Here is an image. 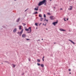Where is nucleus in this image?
Returning <instances> with one entry per match:
<instances>
[{
	"instance_id": "09e8293b",
	"label": "nucleus",
	"mask_w": 76,
	"mask_h": 76,
	"mask_svg": "<svg viewBox=\"0 0 76 76\" xmlns=\"http://www.w3.org/2000/svg\"><path fill=\"white\" fill-rule=\"evenodd\" d=\"M15 1H16V0H14Z\"/></svg>"
},
{
	"instance_id": "c85d7f7f",
	"label": "nucleus",
	"mask_w": 76,
	"mask_h": 76,
	"mask_svg": "<svg viewBox=\"0 0 76 76\" xmlns=\"http://www.w3.org/2000/svg\"><path fill=\"white\" fill-rule=\"evenodd\" d=\"M69 71H71V69H69Z\"/></svg>"
},
{
	"instance_id": "aec40b11",
	"label": "nucleus",
	"mask_w": 76,
	"mask_h": 76,
	"mask_svg": "<svg viewBox=\"0 0 76 76\" xmlns=\"http://www.w3.org/2000/svg\"><path fill=\"white\" fill-rule=\"evenodd\" d=\"M35 25H36L37 26H38V23H35Z\"/></svg>"
},
{
	"instance_id": "2eb2a0df",
	"label": "nucleus",
	"mask_w": 76,
	"mask_h": 76,
	"mask_svg": "<svg viewBox=\"0 0 76 76\" xmlns=\"http://www.w3.org/2000/svg\"><path fill=\"white\" fill-rule=\"evenodd\" d=\"M37 13H38V12L36 11L35 12H34L33 13V15H35L36 14H37Z\"/></svg>"
},
{
	"instance_id": "e433bc0d",
	"label": "nucleus",
	"mask_w": 76,
	"mask_h": 76,
	"mask_svg": "<svg viewBox=\"0 0 76 76\" xmlns=\"http://www.w3.org/2000/svg\"><path fill=\"white\" fill-rule=\"evenodd\" d=\"M66 20H69V19H68V18H67V19H66Z\"/></svg>"
},
{
	"instance_id": "473e14b6",
	"label": "nucleus",
	"mask_w": 76,
	"mask_h": 76,
	"mask_svg": "<svg viewBox=\"0 0 76 76\" xmlns=\"http://www.w3.org/2000/svg\"><path fill=\"white\" fill-rule=\"evenodd\" d=\"M54 44H56V42H54Z\"/></svg>"
},
{
	"instance_id": "ea45409f",
	"label": "nucleus",
	"mask_w": 76,
	"mask_h": 76,
	"mask_svg": "<svg viewBox=\"0 0 76 76\" xmlns=\"http://www.w3.org/2000/svg\"><path fill=\"white\" fill-rule=\"evenodd\" d=\"M44 25H45V26H46V24H45Z\"/></svg>"
},
{
	"instance_id": "49530a36",
	"label": "nucleus",
	"mask_w": 76,
	"mask_h": 76,
	"mask_svg": "<svg viewBox=\"0 0 76 76\" xmlns=\"http://www.w3.org/2000/svg\"><path fill=\"white\" fill-rule=\"evenodd\" d=\"M69 74H71V72H70V73H69Z\"/></svg>"
},
{
	"instance_id": "de8ad7c7",
	"label": "nucleus",
	"mask_w": 76,
	"mask_h": 76,
	"mask_svg": "<svg viewBox=\"0 0 76 76\" xmlns=\"http://www.w3.org/2000/svg\"><path fill=\"white\" fill-rule=\"evenodd\" d=\"M45 20H44V21L45 22Z\"/></svg>"
},
{
	"instance_id": "4be33fe9",
	"label": "nucleus",
	"mask_w": 76,
	"mask_h": 76,
	"mask_svg": "<svg viewBox=\"0 0 76 76\" xmlns=\"http://www.w3.org/2000/svg\"><path fill=\"white\" fill-rule=\"evenodd\" d=\"M39 17H40V18H41V17H42V16L40 14V15H39Z\"/></svg>"
},
{
	"instance_id": "7ed1b4c3",
	"label": "nucleus",
	"mask_w": 76,
	"mask_h": 76,
	"mask_svg": "<svg viewBox=\"0 0 76 76\" xmlns=\"http://www.w3.org/2000/svg\"><path fill=\"white\" fill-rule=\"evenodd\" d=\"M23 30L22 29L21 31L20 32V33L19 32H18V34H19V36H21V35H22V33H23Z\"/></svg>"
},
{
	"instance_id": "f704fd0d",
	"label": "nucleus",
	"mask_w": 76,
	"mask_h": 76,
	"mask_svg": "<svg viewBox=\"0 0 76 76\" xmlns=\"http://www.w3.org/2000/svg\"><path fill=\"white\" fill-rule=\"evenodd\" d=\"M36 29H38V28H37V27H36Z\"/></svg>"
},
{
	"instance_id": "0eeeda50",
	"label": "nucleus",
	"mask_w": 76,
	"mask_h": 76,
	"mask_svg": "<svg viewBox=\"0 0 76 76\" xmlns=\"http://www.w3.org/2000/svg\"><path fill=\"white\" fill-rule=\"evenodd\" d=\"M17 31V29L16 28H15L13 31L14 33H15V32H16Z\"/></svg>"
},
{
	"instance_id": "1a4fd4ad",
	"label": "nucleus",
	"mask_w": 76,
	"mask_h": 76,
	"mask_svg": "<svg viewBox=\"0 0 76 76\" xmlns=\"http://www.w3.org/2000/svg\"><path fill=\"white\" fill-rule=\"evenodd\" d=\"M34 10H36V11L38 10V7H37V8H35L34 9Z\"/></svg>"
},
{
	"instance_id": "b1692460",
	"label": "nucleus",
	"mask_w": 76,
	"mask_h": 76,
	"mask_svg": "<svg viewBox=\"0 0 76 76\" xmlns=\"http://www.w3.org/2000/svg\"><path fill=\"white\" fill-rule=\"evenodd\" d=\"M28 10V9H27L26 10H25L24 12H26V11H27V10Z\"/></svg>"
},
{
	"instance_id": "4468645a",
	"label": "nucleus",
	"mask_w": 76,
	"mask_h": 76,
	"mask_svg": "<svg viewBox=\"0 0 76 76\" xmlns=\"http://www.w3.org/2000/svg\"><path fill=\"white\" fill-rule=\"evenodd\" d=\"M12 65H13L12 66V67H13L14 68H15V66H16V65H14L13 64H12Z\"/></svg>"
},
{
	"instance_id": "5701e85b",
	"label": "nucleus",
	"mask_w": 76,
	"mask_h": 76,
	"mask_svg": "<svg viewBox=\"0 0 76 76\" xmlns=\"http://www.w3.org/2000/svg\"><path fill=\"white\" fill-rule=\"evenodd\" d=\"M5 63H8V64H9V62H8L7 61H4Z\"/></svg>"
},
{
	"instance_id": "6ab92c4d",
	"label": "nucleus",
	"mask_w": 76,
	"mask_h": 76,
	"mask_svg": "<svg viewBox=\"0 0 76 76\" xmlns=\"http://www.w3.org/2000/svg\"><path fill=\"white\" fill-rule=\"evenodd\" d=\"M37 61L38 62H40V60L39 59H37Z\"/></svg>"
},
{
	"instance_id": "a878e982",
	"label": "nucleus",
	"mask_w": 76,
	"mask_h": 76,
	"mask_svg": "<svg viewBox=\"0 0 76 76\" xmlns=\"http://www.w3.org/2000/svg\"><path fill=\"white\" fill-rule=\"evenodd\" d=\"M26 40H27V41H28V40H29V39H26Z\"/></svg>"
},
{
	"instance_id": "cd10ccee",
	"label": "nucleus",
	"mask_w": 76,
	"mask_h": 76,
	"mask_svg": "<svg viewBox=\"0 0 76 76\" xmlns=\"http://www.w3.org/2000/svg\"><path fill=\"white\" fill-rule=\"evenodd\" d=\"M25 25H26V24L25 23V24L23 25L24 26Z\"/></svg>"
},
{
	"instance_id": "9b49d317",
	"label": "nucleus",
	"mask_w": 76,
	"mask_h": 76,
	"mask_svg": "<svg viewBox=\"0 0 76 76\" xmlns=\"http://www.w3.org/2000/svg\"><path fill=\"white\" fill-rule=\"evenodd\" d=\"M19 20H20V18H19L17 20V22H19Z\"/></svg>"
},
{
	"instance_id": "c9c22d12",
	"label": "nucleus",
	"mask_w": 76,
	"mask_h": 76,
	"mask_svg": "<svg viewBox=\"0 0 76 76\" xmlns=\"http://www.w3.org/2000/svg\"><path fill=\"white\" fill-rule=\"evenodd\" d=\"M24 75V73H23L22 74V75Z\"/></svg>"
},
{
	"instance_id": "72a5a7b5",
	"label": "nucleus",
	"mask_w": 76,
	"mask_h": 76,
	"mask_svg": "<svg viewBox=\"0 0 76 76\" xmlns=\"http://www.w3.org/2000/svg\"><path fill=\"white\" fill-rule=\"evenodd\" d=\"M37 41H40V40L38 39L37 40Z\"/></svg>"
},
{
	"instance_id": "f257e3e1",
	"label": "nucleus",
	"mask_w": 76,
	"mask_h": 76,
	"mask_svg": "<svg viewBox=\"0 0 76 76\" xmlns=\"http://www.w3.org/2000/svg\"><path fill=\"white\" fill-rule=\"evenodd\" d=\"M44 4V5L45 6H46V4H47V0H43L42 1L40 2L39 4V6H41L42 4Z\"/></svg>"
},
{
	"instance_id": "2f4dec72",
	"label": "nucleus",
	"mask_w": 76,
	"mask_h": 76,
	"mask_svg": "<svg viewBox=\"0 0 76 76\" xmlns=\"http://www.w3.org/2000/svg\"><path fill=\"white\" fill-rule=\"evenodd\" d=\"M64 21H66V20L65 19V18L64 19Z\"/></svg>"
},
{
	"instance_id": "8fccbe9b",
	"label": "nucleus",
	"mask_w": 76,
	"mask_h": 76,
	"mask_svg": "<svg viewBox=\"0 0 76 76\" xmlns=\"http://www.w3.org/2000/svg\"><path fill=\"white\" fill-rule=\"evenodd\" d=\"M1 64H3V63H1Z\"/></svg>"
},
{
	"instance_id": "bb28decb",
	"label": "nucleus",
	"mask_w": 76,
	"mask_h": 76,
	"mask_svg": "<svg viewBox=\"0 0 76 76\" xmlns=\"http://www.w3.org/2000/svg\"><path fill=\"white\" fill-rule=\"evenodd\" d=\"M42 60L43 61H44V59L43 58H42Z\"/></svg>"
},
{
	"instance_id": "f3484780",
	"label": "nucleus",
	"mask_w": 76,
	"mask_h": 76,
	"mask_svg": "<svg viewBox=\"0 0 76 76\" xmlns=\"http://www.w3.org/2000/svg\"><path fill=\"white\" fill-rule=\"evenodd\" d=\"M43 19H44L43 18H40V20H41V21H42V20H43Z\"/></svg>"
},
{
	"instance_id": "a19ab883",
	"label": "nucleus",
	"mask_w": 76,
	"mask_h": 76,
	"mask_svg": "<svg viewBox=\"0 0 76 76\" xmlns=\"http://www.w3.org/2000/svg\"><path fill=\"white\" fill-rule=\"evenodd\" d=\"M28 60H29V61H30V59H28Z\"/></svg>"
},
{
	"instance_id": "864d4df0",
	"label": "nucleus",
	"mask_w": 76,
	"mask_h": 76,
	"mask_svg": "<svg viewBox=\"0 0 76 76\" xmlns=\"http://www.w3.org/2000/svg\"><path fill=\"white\" fill-rule=\"evenodd\" d=\"M4 28H5V27H4Z\"/></svg>"
},
{
	"instance_id": "58836bf2",
	"label": "nucleus",
	"mask_w": 76,
	"mask_h": 76,
	"mask_svg": "<svg viewBox=\"0 0 76 76\" xmlns=\"http://www.w3.org/2000/svg\"><path fill=\"white\" fill-rule=\"evenodd\" d=\"M43 25H44V23H43Z\"/></svg>"
},
{
	"instance_id": "f8f14e48",
	"label": "nucleus",
	"mask_w": 76,
	"mask_h": 76,
	"mask_svg": "<svg viewBox=\"0 0 76 76\" xmlns=\"http://www.w3.org/2000/svg\"><path fill=\"white\" fill-rule=\"evenodd\" d=\"M21 27H22V26H19V29L20 30H21V29H22V28H21Z\"/></svg>"
},
{
	"instance_id": "412c9836",
	"label": "nucleus",
	"mask_w": 76,
	"mask_h": 76,
	"mask_svg": "<svg viewBox=\"0 0 76 76\" xmlns=\"http://www.w3.org/2000/svg\"><path fill=\"white\" fill-rule=\"evenodd\" d=\"M44 18H46V15H45V14L44 15Z\"/></svg>"
},
{
	"instance_id": "603ef678",
	"label": "nucleus",
	"mask_w": 76,
	"mask_h": 76,
	"mask_svg": "<svg viewBox=\"0 0 76 76\" xmlns=\"http://www.w3.org/2000/svg\"><path fill=\"white\" fill-rule=\"evenodd\" d=\"M41 23H40V25H41Z\"/></svg>"
},
{
	"instance_id": "7c9ffc66",
	"label": "nucleus",
	"mask_w": 76,
	"mask_h": 76,
	"mask_svg": "<svg viewBox=\"0 0 76 76\" xmlns=\"http://www.w3.org/2000/svg\"><path fill=\"white\" fill-rule=\"evenodd\" d=\"M48 15H50V13H49V12H48Z\"/></svg>"
},
{
	"instance_id": "6e6552de",
	"label": "nucleus",
	"mask_w": 76,
	"mask_h": 76,
	"mask_svg": "<svg viewBox=\"0 0 76 76\" xmlns=\"http://www.w3.org/2000/svg\"><path fill=\"white\" fill-rule=\"evenodd\" d=\"M22 37L23 38H25L26 37V35L25 34H22Z\"/></svg>"
},
{
	"instance_id": "4c0bfd02",
	"label": "nucleus",
	"mask_w": 76,
	"mask_h": 76,
	"mask_svg": "<svg viewBox=\"0 0 76 76\" xmlns=\"http://www.w3.org/2000/svg\"><path fill=\"white\" fill-rule=\"evenodd\" d=\"M44 56H43L42 58L44 59Z\"/></svg>"
},
{
	"instance_id": "79ce46f5",
	"label": "nucleus",
	"mask_w": 76,
	"mask_h": 76,
	"mask_svg": "<svg viewBox=\"0 0 76 76\" xmlns=\"http://www.w3.org/2000/svg\"><path fill=\"white\" fill-rule=\"evenodd\" d=\"M23 25H24V23H22Z\"/></svg>"
},
{
	"instance_id": "dca6fc26",
	"label": "nucleus",
	"mask_w": 76,
	"mask_h": 76,
	"mask_svg": "<svg viewBox=\"0 0 76 76\" xmlns=\"http://www.w3.org/2000/svg\"><path fill=\"white\" fill-rule=\"evenodd\" d=\"M44 19L45 20V21H46V22H48V20L46 19V18H45Z\"/></svg>"
},
{
	"instance_id": "3c124183",
	"label": "nucleus",
	"mask_w": 76,
	"mask_h": 76,
	"mask_svg": "<svg viewBox=\"0 0 76 76\" xmlns=\"http://www.w3.org/2000/svg\"><path fill=\"white\" fill-rule=\"evenodd\" d=\"M50 1H51V0H50Z\"/></svg>"
},
{
	"instance_id": "a18cd8bd",
	"label": "nucleus",
	"mask_w": 76,
	"mask_h": 76,
	"mask_svg": "<svg viewBox=\"0 0 76 76\" xmlns=\"http://www.w3.org/2000/svg\"><path fill=\"white\" fill-rule=\"evenodd\" d=\"M54 9H56V7H54Z\"/></svg>"
},
{
	"instance_id": "c756f323",
	"label": "nucleus",
	"mask_w": 76,
	"mask_h": 76,
	"mask_svg": "<svg viewBox=\"0 0 76 76\" xmlns=\"http://www.w3.org/2000/svg\"><path fill=\"white\" fill-rule=\"evenodd\" d=\"M60 10H63V9L62 8H61L60 9Z\"/></svg>"
},
{
	"instance_id": "393cba45",
	"label": "nucleus",
	"mask_w": 76,
	"mask_h": 76,
	"mask_svg": "<svg viewBox=\"0 0 76 76\" xmlns=\"http://www.w3.org/2000/svg\"><path fill=\"white\" fill-rule=\"evenodd\" d=\"M37 64L38 66H40V64L39 63H37Z\"/></svg>"
},
{
	"instance_id": "c03bdc74",
	"label": "nucleus",
	"mask_w": 76,
	"mask_h": 76,
	"mask_svg": "<svg viewBox=\"0 0 76 76\" xmlns=\"http://www.w3.org/2000/svg\"><path fill=\"white\" fill-rule=\"evenodd\" d=\"M42 40H43V39H42Z\"/></svg>"
},
{
	"instance_id": "20e7f679",
	"label": "nucleus",
	"mask_w": 76,
	"mask_h": 76,
	"mask_svg": "<svg viewBox=\"0 0 76 76\" xmlns=\"http://www.w3.org/2000/svg\"><path fill=\"white\" fill-rule=\"evenodd\" d=\"M50 19H51V20H53L54 19V17L53 16H50Z\"/></svg>"
},
{
	"instance_id": "9d476101",
	"label": "nucleus",
	"mask_w": 76,
	"mask_h": 76,
	"mask_svg": "<svg viewBox=\"0 0 76 76\" xmlns=\"http://www.w3.org/2000/svg\"><path fill=\"white\" fill-rule=\"evenodd\" d=\"M59 30L61 31H63L64 32H65V31H66V30H64L62 28H60L59 29Z\"/></svg>"
},
{
	"instance_id": "f03ea898",
	"label": "nucleus",
	"mask_w": 76,
	"mask_h": 76,
	"mask_svg": "<svg viewBox=\"0 0 76 76\" xmlns=\"http://www.w3.org/2000/svg\"><path fill=\"white\" fill-rule=\"evenodd\" d=\"M26 31H29V32H28V33H31V27H30L28 29L26 28L25 29Z\"/></svg>"
},
{
	"instance_id": "423d86ee",
	"label": "nucleus",
	"mask_w": 76,
	"mask_h": 76,
	"mask_svg": "<svg viewBox=\"0 0 76 76\" xmlns=\"http://www.w3.org/2000/svg\"><path fill=\"white\" fill-rule=\"evenodd\" d=\"M57 23H58V22L57 21H56L53 23V24L54 25V26H56V24H57Z\"/></svg>"
},
{
	"instance_id": "39448f33",
	"label": "nucleus",
	"mask_w": 76,
	"mask_h": 76,
	"mask_svg": "<svg viewBox=\"0 0 76 76\" xmlns=\"http://www.w3.org/2000/svg\"><path fill=\"white\" fill-rule=\"evenodd\" d=\"M69 41H70L72 42V43L74 45H75V44H76V43H75L74 42H73L72 41V40L70 39H69Z\"/></svg>"
},
{
	"instance_id": "ddd939ff",
	"label": "nucleus",
	"mask_w": 76,
	"mask_h": 76,
	"mask_svg": "<svg viewBox=\"0 0 76 76\" xmlns=\"http://www.w3.org/2000/svg\"><path fill=\"white\" fill-rule=\"evenodd\" d=\"M70 9H69V10H72V7L71 6H70Z\"/></svg>"
},
{
	"instance_id": "a211bd4d",
	"label": "nucleus",
	"mask_w": 76,
	"mask_h": 76,
	"mask_svg": "<svg viewBox=\"0 0 76 76\" xmlns=\"http://www.w3.org/2000/svg\"><path fill=\"white\" fill-rule=\"evenodd\" d=\"M41 67H44V65L43 64H42L41 65Z\"/></svg>"
},
{
	"instance_id": "37998d69",
	"label": "nucleus",
	"mask_w": 76,
	"mask_h": 76,
	"mask_svg": "<svg viewBox=\"0 0 76 76\" xmlns=\"http://www.w3.org/2000/svg\"><path fill=\"white\" fill-rule=\"evenodd\" d=\"M46 30H48V29H47V28H46Z\"/></svg>"
}]
</instances>
